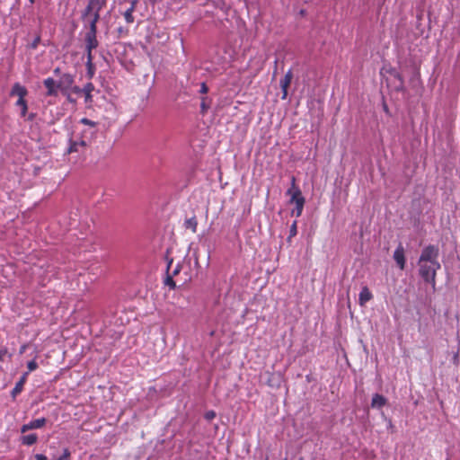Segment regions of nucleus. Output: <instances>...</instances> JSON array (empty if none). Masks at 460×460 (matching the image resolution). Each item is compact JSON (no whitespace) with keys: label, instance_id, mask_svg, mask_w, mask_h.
Here are the masks:
<instances>
[{"label":"nucleus","instance_id":"obj_1","mask_svg":"<svg viewBox=\"0 0 460 460\" xmlns=\"http://www.w3.org/2000/svg\"><path fill=\"white\" fill-rule=\"evenodd\" d=\"M287 195L290 197L289 202L295 204V208L292 209L291 215L299 217L303 213L305 199L299 187L296 184V178L294 176L291 178V186L287 190Z\"/></svg>","mask_w":460,"mask_h":460},{"label":"nucleus","instance_id":"obj_2","mask_svg":"<svg viewBox=\"0 0 460 460\" xmlns=\"http://www.w3.org/2000/svg\"><path fill=\"white\" fill-rule=\"evenodd\" d=\"M418 265L419 274L421 279L426 283L430 284L433 289H435L437 271L441 268L440 262H420L418 261Z\"/></svg>","mask_w":460,"mask_h":460},{"label":"nucleus","instance_id":"obj_3","mask_svg":"<svg viewBox=\"0 0 460 460\" xmlns=\"http://www.w3.org/2000/svg\"><path fill=\"white\" fill-rule=\"evenodd\" d=\"M107 0H89L81 17L100 18L102 9L106 5Z\"/></svg>","mask_w":460,"mask_h":460},{"label":"nucleus","instance_id":"obj_4","mask_svg":"<svg viewBox=\"0 0 460 460\" xmlns=\"http://www.w3.org/2000/svg\"><path fill=\"white\" fill-rule=\"evenodd\" d=\"M74 84L75 75L69 73H64L60 75L58 81V87H59V91L63 95L67 97L69 102H72V99L70 98V89Z\"/></svg>","mask_w":460,"mask_h":460},{"label":"nucleus","instance_id":"obj_5","mask_svg":"<svg viewBox=\"0 0 460 460\" xmlns=\"http://www.w3.org/2000/svg\"><path fill=\"white\" fill-rule=\"evenodd\" d=\"M438 256V247L433 244H429L422 249L419 261L420 262H439Z\"/></svg>","mask_w":460,"mask_h":460},{"label":"nucleus","instance_id":"obj_6","mask_svg":"<svg viewBox=\"0 0 460 460\" xmlns=\"http://www.w3.org/2000/svg\"><path fill=\"white\" fill-rule=\"evenodd\" d=\"M84 41H85V49H86V54H87V65H89L91 66L92 60L93 59L92 52L99 45V42L97 40V34L86 32L85 36H84Z\"/></svg>","mask_w":460,"mask_h":460},{"label":"nucleus","instance_id":"obj_7","mask_svg":"<svg viewBox=\"0 0 460 460\" xmlns=\"http://www.w3.org/2000/svg\"><path fill=\"white\" fill-rule=\"evenodd\" d=\"M43 84L47 90L46 96H58L59 87H58V82L52 77H47L43 81Z\"/></svg>","mask_w":460,"mask_h":460},{"label":"nucleus","instance_id":"obj_8","mask_svg":"<svg viewBox=\"0 0 460 460\" xmlns=\"http://www.w3.org/2000/svg\"><path fill=\"white\" fill-rule=\"evenodd\" d=\"M394 260L395 261L397 266L400 268V270H404L405 268V263H406V259H405V254H404V248L403 246L402 245V243H400L397 248L395 249L394 252Z\"/></svg>","mask_w":460,"mask_h":460},{"label":"nucleus","instance_id":"obj_9","mask_svg":"<svg viewBox=\"0 0 460 460\" xmlns=\"http://www.w3.org/2000/svg\"><path fill=\"white\" fill-rule=\"evenodd\" d=\"M28 94V90L25 86L22 85L20 83H15L10 92V96H16L17 100H25V97Z\"/></svg>","mask_w":460,"mask_h":460},{"label":"nucleus","instance_id":"obj_10","mask_svg":"<svg viewBox=\"0 0 460 460\" xmlns=\"http://www.w3.org/2000/svg\"><path fill=\"white\" fill-rule=\"evenodd\" d=\"M293 79V73L291 70H288L284 77L280 80L279 84L282 90V99L285 100L288 96V89L291 84Z\"/></svg>","mask_w":460,"mask_h":460},{"label":"nucleus","instance_id":"obj_11","mask_svg":"<svg viewBox=\"0 0 460 460\" xmlns=\"http://www.w3.org/2000/svg\"><path fill=\"white\" fill-rule=\"evenodd\" d=\"M28 372H25L20 378V380L15 384L14 387L11 391V395L13 399H15L18 394L22 393L23 390L24 384L27 381Z\"/></svg>","mask_w":460,"mask_h":460},{"label":"nucleus","instance_id":"obj_12","mask_svg":"<svg viewBox=\"0 0 460 460\" xmlns=\"http://www.w3.org/2000/svg\"><path fill=\"white\" fill-rule=\"evenodd\" d=\"M83 22L85 26L88 27L87 33H93L97 34V22H99L100 18H93V17H81Z\"/></svg>","mask_w":460,"mask_h":460},{"label":"nucleus","instance_id":"obj_13","mask_svg":"<svg viewBox=\"0 0 460 460\" xmlns=\"http://www.w3.org/2000/svg\"><path fill=\"white\" fill-rule=\"evenodd\" d=\"M373 298V295L369 288L365 286L361 288V291L358 295V304L361 306H364L368 301H370Z\"/></svg>","mask_w":460,"mask_h":460},{"label":"nucleus","instance_id":"obj_14","mask_svg":"<svg viewBox=\"0 0 460 460\" xmlns=\"http://www.w3.org/2000/svg\"><path fill=\"white\" fill-rule=\"evenodd\" d=\"M387 402L386 398L379 394H375L372 397L371 407L374 409H380Z\"/></svg>","mask_w":460,"mask_h":460},{"label":"nucleus","instance_id":"obj_15","mask_svg":"<svg viewBox=\"0 0 460 460\" xmlns=\"http://www.w3.org/2000/svg\"><path fill=\"white\" fill-rule=\"evenodd\" d=\"M137 0H132L130 3V6L123 13L124 19L128 23H133L134 22V16L133 13L137 6Z\"/></svg>","mask_w":460,"mask_h":460},{"label":"nucleus","instance_id":"obj_16","mask_svg":"<svg viewBox=\"0 0 460 460\" xmlns=\"http://www.w3.org/2000/svg\"><path fill=\"white\" fill-rule=\"evenodd\" d=\"M94 90V85L93 83H87L83 88L82 91L84 95V102L85 103H92L93 102V96L92 93Z\"/></svg>","mask_w":460,"mask_h":460},{"label":"nucleus","instance_id":"obj_17","mask_svg":"<svg viewBox=\"0 0 460 460\" xmlns=\"http://www.w3.org/2000/svg\"><path fill=\"white\" fill-rule=\"evenodd\" d=\"M172 260H170L167 264V274L176 277L181 270V265L178 262L174 267H172Z\"/></svg>","mask_w":460,"mask_h":460},{"label":"nucleus","instance_id":"obj_18","mask_svg":"<svg viewBox=\"0 0 460 460\" xmlns=\"http://www.w3.org/2000/svg\"><path fill=\"white\" fill-rule=\"evenodd\" d=\"M22 443L26 446H32L38 440V436L35 433L28 434L21 438Z\"/></svg>","mask_w":460,"mask_h":460},{"label":"nucleus","instance_id":"obj_19","mask_svg":"<svg viewBox=\"0 0 460 460\" xmlns=\"http://www.w3.org/2000/svg\"><path fill=\"white\" fill-rule=\"evenodd\" d=\"M184 226L187 229H190L192 233H196L198 227V221L196 217L186 219Z\"/></svg>","mask_w":460,"mask_h":460},{"label":"nucleus","instance_id":"obj_20","mask_svg":"<svg viewBox=\"0 0 460 460\" xmlns=\"http://www.w3.org/2000/svg\"><path fill=\"white\" fill-rule=\"evenodd\" d=\"M87 146V143L85 140H81L79 142L77 141H72L70 143V146L68 147V150L67 152L70 154V153H74V152H78L79 151V146Z\"/></svg>","mask_w":460,"mask_h":460},{"label":"nucleus","instance_id":"obj_21","mask_svg":"<svg viewBox=\"0 0 460 460\" xmlns=\"http://www.w3.org/2000/svg\"><path fill=\"white\" fill-rule=\"evenodd\" d=\"M15 106L19 107L21 110V117H25L28 112V103L25 100H17L15 102Z\"/></svg>","mask_w":460,"mask_h":460},{"label":"nucleus","instance_id":"obj_22","mask_svg":"<svg viewBox=\"0 0 460 460\" xmlns=\"http://www.w3.org/2000/svg\"><path fill=\"white\" fill-rule=\"evenodd\" d=\"M46 423H47V419L40 418V419H36V420H31L30 426H31V429H35L42 428Z\"/></svg>","mask_w":460,"mask_h":460},{"label":"nucleus","instance_id":"obj_23","mask_svg":"<svg viewBox=\"0 0 460 460\" xmlns=\"http://www.w3.org/2000/svg\"><path fill=\"white\" fill-rule=\"evenodd\" d=\"M297 234V222L294 221L293 224L290 226L289 228V235L287 238V241L288 243H291V239L295 237Z\"/></svg>","mask_w":460,"mask_h":460},{"label":"nucleus","instance_id":"obj_24","mask_svg":"<svg viewBox=\"0 0 460 460\" xmlns=\"http://www.w3.org/2000/svg\"><path fill=\"white\" fill-rule=\"evenodd\" d=\"M173 278L174 277L167 274L164 280V285L168 286L171 289H174L176 288V281L173 279Z\"/></svg>","mask_w":460,"mask_h":460},{"label":"nucleus","instance_id":"obj_25","mask_svg":"<svg viewBox=\"0 0 460 460\" xmlns=\"http://www.w3.org/2000/svg\"><path fill=\"white\" fill-rule=\"evenodd\" d=\"M80 123L84 124V125H86V126H89L90 128H95L96 126H97V122L95 121H93L87 118H83L80 119Z\"/></svg>","mask_w":460,"mask_h":460},{"label":"nucleus","instance_id":"obj_26","mask_svg":"<svg viewBox=\"0 0 460 460\" xmlns=\"http://www.w3.org/2000/svg\"><path fill=\"white\" fill-rule=\"evenodd\" d=\"M27 367H28V374H29L30 372H32L38 368V363L34 359L31 360L28 362Z\"/></svg>","mask_w":460,"mask_h":460},{"label":"nucleus","instance_id":"obj_27","mask_svg":"<svg viewBox=\"0 0 460 460\" xmlns=\"http://www.w3.org/2000/svg\"><path fill=\"white\" fill-rule=\"evenodd\" d=\"M83 92L84 91H82V88H80L77 85H75V84L72 85V88L70 89V94L71 93L80 94V93H83Z\"/></svg>","mask_w":460,"mask_h":460},{"label":"nucleus","instance_id":"obj_28","mask_svg":"<svg viewBox=\"0 0 460 460\" xmlns=\"http://www.w3.org/2000/svg\"><path fill=\"white\" fill-rule=\"evenodd\" d=\"M216 417V412L214 411H208L205 413V419L207 420H212Z\"/></svg>","mask_w":460,"mask_h":460},{"label":"nucleus","instance_id":"obj_29","mask_svg":"<svg viewBox=\"0 0 460 460\" xmlns=\"http://www.w3.org/2000/svg\"><path fill=\"white\" fill-rule=\"evenodd\" d=\"M200 109H201V113L202 114H205L207 112V111L208 109V106L206 103V98H202Z\"/></svg>","mask_w":460,"mask_h":460},{"label":"nucleus","instance_id":"obj_30","mask_svg":"<svg viewBox=\"0 0 460 460\" xmlns=\"http://www.w3.org/2000/svg\"><path fill=\"white\" fill-rule=\"evenodd\" d=\"M208 85L206 84V83H202L200 84L199 93H202V94H206V93H208Z\"/></svg>","mask_w":460,"mask_h":460},{"label":"nucleus","instance_id":"obj_31","mask_svg":"<svg viewBox=\"0 0 460 460\" xmlns=\"http://www.w3.org/2000/svg\"><path fill=\"white\" fill-rule=\"evenodd\" d=\"M8 354V350L6 348H2L0 349V362L4 360V357Z\"/></svg>","mask_w":460,"mask_h":460},{"label":"nucleus","instance_id":"obj_32","mask_svg":"<svg viewBox=\"0 0 460 460\" xmlns=\"http://www.w3.org/2000/svg\"><path fill=\"white\" fill-rule=\"evenodd\" d=\"M31 428L30 422H29V423L24 424V425L22 426L21 432L22 433H25V432H27L28 430H31Z\"/></svg>","mask_w":460,"mask_h":460},{"label":"nucleus","instance_id":"obj_33","mask_svg":"<svg viewBox=\"0 0 460 460\" xmlns=\"http://www.w3.org/2000/svg\"><path fill=\"white\" fill-rule=\"evenodd\" d=\"M87 68H88V75L90 77H93V65L92 64V66H90L89 65H87Z\"/></svg>","mask_w":460,"mask_h":460},{"label":"nucleus","instance_id":"obj_34","mask_svg":"<svg viewBox=\"0 0 460 460\" xmlns=\"http://www.w3.org/2000/svg\"><path fill=\"white\" fill-rule=\"evenodd\" d=\"M39 41H40V38L38 37V38H36V39L34 40V41L32 42V44H31V48H32V49H36V48H37V46H38V44H39Z\"/></svg>","mask_w":460,"mask_h":460},{"label":"nucleus","instance_id":"obj_35","mask_svg":"<svg viewBox=\"0 0 460 460\" xmlns=\"http://www.w3.org/2000/svg\"><path fill=\"white\" fill-rule=\"evenodd\" d=\"M60 68L59 67H56L54 70H53V73L56 75H59L60 76Z\"/></svg>","mask_w":460,"mask_h":460},{"label":"nucleus","instance_id":"obj_36","mask_svg":"<svg viewBox=\"0 0 460 460\" xmlns=\"http://www.w3.org/2000/svg\"><path fill=\"white\" fill-rule=\"evenodd\" d=\"M35 117H36L35 113H31V114L28 115L27 119L28 120H33L35 119Z\"/></svg>","mask_w":460,"mask_h":460},{"label":"nucleus","instance_id":"obj_37","mask_svg":"<svg viewBox=\"0 0 460 460\" xmlns=\"http://www.w3.org/2000/svg\"><path fill=\"white\" fill-rule=\"evenodd\" d=\"M384 111H385V112H387V111H388V107H387V105H386V104H385V105H384Z\"/></svg>","mask_w":460,"mask_h":460},{"label":"nucleus","instance_id":"obj_38","mask_svg":"<svg viewBox=\"0 0 460 460\" xmlns=\"http://www.w3.org/2000/svg\"><path fill=\"white\" fill-rule=\"evenodd\" d=\"M31 4H34L35 0H29Z\"/></svg>","mask_w":460,"mask_h":460},{"label":"nucleus","instance_id":"obj_39","mask_svg":"<svg viewBox=\"0 0 460 460\" xmlns=\"http://www.w3.org/2000/svg\"><path fill=\"white\" fill-rule=\"evenodd\" d=\"M24 350V347L21 348V353Z\"/></svg>","mask_w":460,"mask_h":460},{"label":"nucleus","instance_id":"obj_40","mask_svg":"<svg viewBox=\"0 0 460 460\" xmlns=\"http://www.w3.org/2000/svg\"><path fill=\"white\" fill-rule=\"evenodd\" d=\"M284 460H288V459H284Z\"/></svg>","mask_w":460,"mask_h":460}]
</instances>
